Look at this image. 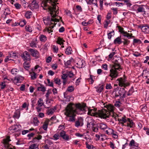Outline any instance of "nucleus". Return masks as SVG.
Segmentation results:
<instances>
[{"label": "nucleus", "instance_id": "20e7f679", "mask_svg": "<svg viewBox=\"0 0 149 149\" xmlns=\"http://www.w3.org/2000/svg\"><path fill=\"white\" fill-rule=\"evenodd\" d=\"M110 69L108 76L111 77V80H112L118 77L119 73L118 71L122 70V68L121 67H116L113 65H110Z\"/></svg>", "mask_w": 149, "mask_h": 149}, {"label": "nucleus", "instance_id": "6e6d98bb", "mask_svg": "<svg viewBox=\"0 0 149 149\" xmlns=\"http://www.w3.org/2000/svg\"><path fill=\"white\" fill-rule=\"evenodd\" d=\"M38 105L39 107H41L42 105H44L43 103V100L42 99L40 98L38 101L37 102Z\"/></svg>", "mask_w": 149, "mask_h": 149}, {"label": "nucleus", "instance_id": "5fc2aeb1", "mask_svg": "<svg viewBox=\"0 0 149 149\" xmlns=\"http://www.w3.org/2000/svg\"><path fill=\"white\" fill-rule=\"evenodd\" d=\"M60 137H61L60 135L58 133V132H57V133L55 134L53 136L54 139V140H56L58 139Z\"/></svg>", "mask_w": 149, "mask_h": 149}, {"label": "nucleus", "instance_id": "473e14b6", "mask_svg": "<svg viewBox=\"0 0 149 149\" xmlns=\"http://www.w3.org/2000/svg\"><path fill=\"white\" fill-rule=\"evenodd\" d=\"M38 145V143H32L29 146V149H39Z\"/></svg>", "mask_w": 149, "mask_h": 149}, {"label": "nucleus", "instance_id": "58836bf2", "mask_svg": "<svg viewBox=\"0 0 149 149\" xmlns=\"http://www.w3.org/2000/svg\"><path fill=\"white\" fill-rule=\"evenodd\" d=\"M25 29L26 31L31 32L33 31L32 27L30 25H27L25 26Z\"/></svg>", "mask_w": 149, "mask_h": 149}, {"label": "nucleus", "instance_id": "412c9836", "mask_svg": "<svg viewBox=\"0 0 149 149\" xmlns=\"http://www.w3.org/2000/svg\"><path fill=\"white\" fill-rule=\"evenodd\" d=\"M31 9H37L39 6L38 0H33L31 2Z\"/></svg>", "mask_w": 149, "mask_h": 149}, {"label": "nucleus", "instance_id": "39448f33", "mask_svg": "<svg viewBox=\"0 0 149 149\" xmlns=\"http://www.w3.org/2000/svg\"><path fill=\"white\" fill-rule=\"evenodd\" d=\"M118 85L121 87L126 88L130 85V83L127 81V78L125 75L124 77H120L116 80Z\"/></svg>", "mask_w": 149, "mask_h": 149}, {"label": "nucleus", "instance_id": "09e8293b", "mask_svg": "<svg viewBox=\"0 0 149 149\" xmlns=\"http://www.w3.org/2000/svg\"><path fill=\"white\" fill-rule=\"evenodd\" d=\"M104 89L103 85H101L99 87L96 88V91L99 93H100Z\"/></svg>", "mask_w": 149, "mask_h": 149}, {"label": "nucleus", "instance_id": "37998d69", "mask_svg": "<svg viewBox=\"0 0 149 149\" xmlns=\"http://www.w3.org/2000/svg\"><path fill=\"white\" fill-rule=\"evenodd\" d=\"M54 82L55 84H58L59 86H60L61 85V82L60 79H58L57 78L55 77L54 78Z\"/></svg>", "mask_w": 149, "mask_h": 149}, {"label": "nucleus", "instance_id": "f8f14e48", "mask_svg": "<svg viewBox=\"0 0 149 149\" xmlns=\"http://www.w3.org/2000/svg\"><path fill=\"white\" fill-rule=\"evenodd\" d=\"M22 58L25 61H29L31 60L30 54L26 51H25L21 55Z\"/></svg>", "mask_w": 149, "mask_h": 149}, {"label": "nucleus", "instance_id": "8fccbe9b", "mask_svg": "<svg viewBox=\"0 0 149 149\" xmlns=\"http://www.w3.org/2000/svg\"><path fill=\"white\" fill-rule=\"evenodd\" d=\"M64 40L63 39L60 37H58V38L57 40V43L60 45H63Z\"/></svg>", "mask_w": 149, "mask_h": 149}, {"label": "nucleus", "instance_id": "338daca9", "mask_svg": "<svg viewBox=\"0 0 149 149\" xmlns=\"http://www.w3.org/2000/svg\"><path fill=\"white\" fill-rule=\"evenodd\" d=\"M141 110L143 112H146L147 110V107L146 105H143L140 107Z\"/></svg>", "mask_w": 149, "mask_h": 149}, {"label": "nucleus", "instance_id": "13d9d810", "mask_svg": "<svg viewBox=\"0 0 149 149\" xmlns=\"http://www.w3.org/2000/svg\"><path fill=\"white\" fill-rule=\"evenodd\" d=\"M121 104L122 103L120 101H116L114 104V106L117 108H119L120 107Z\"/></svg>", "mask_w": 149, "mask_h": 149}, {"label": "nucleus", "instance_id": "bb28decb", "mask_svg": "<svg viewBox=\"0 0 149 149\" xmlns=\"http://www.w3.org/2000/svg\"><path fill=\"white\" fill-rule=\"evenodd\" d=\"M24 79V77L21 76H17L15 78L14 82L17 84L21 83Z\"/></svg>", "mask_w": 149, "mask_h": 149}, {"label": "nucleus", "instance_id": "79ce46f5", "mask_svg": "<svg viewBox=\"0 0 149 149\" xmlns=\"http://www.w3.org/2000/svg\"><path fill=\"white\" fill-rule=\"evenodd\" d=\"M24 66L25 69L28 70L30 66V64L27 61H25L24 63Z\"/></svg>", "mask_w": 149, "mask_h": 149}, {"label": "nucleus", "instance_id": "9d476101", "mask_svg": "<svg viewBox=\"0 0 149 149\" xmlns=\"http://www.w3.org/2000/svg\"><path fill=\"white\" fill-rule=\"evenodd\" d=\"M10 138V137L8 136L6 138L3 139V143L5 148V149H15V148L13 147V148L11 147L9 144V142L11 141Z\"/></svg>", "mask_w": 149, "mask_h": 149}, {"label": "nucleus", "instance_id": "c756f323", "mask_svg": "<svg viewBox=\"0 0 149 149\" xmlns=\"http://www.w3.org/2000/svg\"><path fill=\"white\" fill-rule=\"evenodd\" d=\"M121 36H120L116 38L113 41L114 43L115 44H118V45L120 44L122 42V41L121 40Z\"/></svg>", "mask_w": 149, "mask_h": 149}, {"label": "nucleus", "instance_id": "052dcab7", "mask_svg": "<svg viewBox=\"0 0 149 149\" xmlns=\"http://www.w3.org/2000/svg\"><path fill=\"white\" fill-rule=\"evenodd\" d=\"M54 110L53 108H51L47 110V113L48 115L52 114L54 112Z\"/></svg>", "mask_w": 149, "mask_h": 149}, {"label": "nucleus", "instance_id": "6e6552de", "mask_svg": "<svg viewBox=\"0 0 149 149\" xmlns=\"http://www.w3.org/2000/svg\"><path fill=\"white\" fill-rule=\"evenodd\" d=\"M58 133L64 141H69L71 139V136L66 133L64 130H61L58 132Z\"/></svg>", "mask_w": 149, "mask_h": 149}, {"label": "nucleus", "instance_id": "0e129e2a", "mask_svg": "<svg viewBox=\"0 0 149 149\" xmlns=\"http://www.w3.org/2000/svg\"><path fill=\"white\" fill-rule=\"evenodd\" d=\"M98 127H96L95 125L91 127L90 129H91L92 131L94 132H97L98 130Z\"/></svg>", "mask_w": 149, "mask_h": 149}, {"label": "nucleus", "instance_id": "ddd939ff", "mask_svg": "<svg viewBox=\"0 0 149 149\" xmlns=\"http://www.w3.org/2000/svg\"><path fill=\"white\" fill-rule=\"evenodd\" d=\"M118 93L120 95V98H124L126 97V93L127 91L125 90V88H119L118 87Z\"/></svg>", "mask_w": 149, "mask_h": 149}, {"label": "nucleus", "instance_id": "b1692460", "mask_svg": "<svg viewBox=\"0 0 149 149\" xmlns=\"http://www.w3.org/2000/svg\"><path fill=\"white\" fill-rule=\"evenodd\" d=\"M127 121L128 122L127 123L126 126L127 127L132 128L135 126V124L133 122L132 120L129 118H127Z\"/></svg>", "mask_w": 149, "mask_h": 149}, {"label": "nucleus", "instance_id": "49530a36", "mask_svg": "<svg viewBox=\"0 0 149 149\" xmlns=\"http://www.w3.org/2000/svg\"><path fill=\"white\" fill-rule=\"evenodd\" d=\"M41 70V68L38 65H37L35 66L34 69L33 71L37 72H39Z\"/></svg>", "mask_w": 149, "mask_h": 149}, {"label": "nucleus", "instance_id": "680f3d73", "mask_svg": "<svg viewBox=\"0 0 149 149\" xmlns=\"http://www.w3.org/2000/svg\"><path fill=\"white\" fill-rule=\"evenodd\" d=\"M74 90V87L72 86H69L67 89V91L69 92H72Z\"/></svg>", "mask_w": 149, "mask_h": 149}, {"label": "nucleus", "instance_id": "1a4fd4ad", "mask_svg": "<svg viewBox=\"0 0 149 149\" xmlns=\"http://www.w3.org/2000/svg\"><path fill=\"white\" fill-rule=\"evenodd\" d=\"M57 1L58 0H44L42 2L41 6L46 9L48 7V5L52 4L53 2L56 3Z\"/></svg>", "mask_w": 149, "mask_h": 149}, {"label": "nucleus", "instance_id": "e2e57ef3", "mask_svg": "<svg viewBox=\"0 0 149 149\" xmlns=\"http://www.w3.org/2000/svg\"><path fill=\"white\" fill-rule=\"evenodd\" d=\"M113 4L118 7L122 6L123 5V3L119 2H115L113 3Z\"/></svg>", "mask_w": 149, "mask_h": 149}, {"label": "nucleus", "instance_id": "f3484780", "mask_svg": "<svg viewBox=\"0 0 149 149\" xmlns=\"http://www.w3.org/2000/svg\"><path fill=\"white\" fill-rule=\"evenodd\" d=\"M87 3L88 4L91 5L92 6L96 8L98 7L97 0H87Z\"/></svg>", "mask_w": 149, "mask_h": 149}, {"label": "nucleus", "instance_id": "9b49d317", "mask_svg": "<svg viewBox=\"0 0 149 149\" xmlns=\"http://www.w3.org/2000/svg\"><path fill=\"white\" fill-rule=\"evenodd\" d=\"M28 51L30 53L31 56L36 59L40 57V54L37 50L30 48L28 49Z\"/></svg>", "mask_w": 149, "mask_h": 149}, {"label": "nucleus", "instance_id": "a878e982", "mask_svg": "<svg viewBox=\"0 0 149 149\" xmlns=\"http://www.w3.org/2000/svg\"><path fill=\"white\" fill-rule=\"evenodd\" d=\"M115 35V32L112 29H110V30L107 31V35L108 38L110 40L112 36Z\"/></svg>", "mask_w": 149, "mask_h": 149}, {"label": "nucleus", "instance_id": "4c0bfd02", "mask_svg": "<svg viewBox=\"0 0 149 149\" xmlns=\"http://www.w3.org/2000/svg\"><path fill=\"white\" fill-rule=\"evenodd\" d=\"M72 52V48L70 47H68L65 49V54L68 55L71 54Z\"/></svg>", "mask_w": 149, "mask_h": 149}, {"label": "nucleus", "instance_id": "4be33fe9", "mask_svg": "<svg viewBox=\"0 0 149 149\" xmlns=\"http://www.w3.org/2000/svg\"><path fill=\"white\" fill-rule=\"evenodd\" d=\"M82 104H84L86 105V106L87 108L86 110V111H85V112L84 113H85V112L87 111H88V112L87 114L88 115H90L91 116H94L95 115L96 110L94 109H90L88 108L87 107H86V105L85 104L83 103Z\"/></svg>", "mask_w": 149, "mask_h": 149}, {"label": "nucleus", "instance_id": "72a5a7b5", "mask_svg": "<svg viewBox=\"0 0 149 149\" xmlns=\"http://www.w3.org/2000/svg\"><path fill=\"white\" fill-rule=\"evenodd\" d=\"M39 38L40 41L42 42H45L47 40L46 36L43 34L40 35Z\"/></svg>", "mask_w": 149, "mask_h": 149}, {"label": "nucleus", "instance_id": "393cba45", "mask_svg": "<svg viewBox=\"0 0 149 149\" xmlns=\"http://www.w3.org/2000/svg\"><path fill=\"white\" fill-rule=\"evenodd\" d=\"M42 138V136L41 135H38L37 137H35L32 140L31 142L33 143H38L39 142V140L41 139Z\"/></svg>", "mask_w": 149, "mask_h": 149}, {"label": "nucleus", "instance_id": "6ab92c4d", "mask_svg": "<svg viewBox=\"0 0 149 149\" xmlns=\"http://www.w3.org/2000/svg\"><path fill=\"white\" fill-rule=\"evenodd\" d=\"M77 67L80 68L84 67L85 65V61L82 59H79L78 62L76 63Z\"/></svg>", "mask_w": 149, "mask_h": 149}, {"label": "nucleus", "instance_id": "a18cd8bd", "mask_svg": "<svg viewBox=\"0 0 149 149\" xmlns=\"http://www.w3.org/2000/svg\"><path fill=\"white\" fill-rule=\"evenodd\" d=\"M21 127V126L19 125H15L14 132H16L20 131V130Z\"/></svg>", "mask_w": 149, "mask_h": 149}, {"label": "nucleus", "instance_id": "f03ea898", "mask_svg": "<svg viewBox=\"0 0 149 149\" xmlns=\"http://www.w3.org/2000/svg\"><path fill=\"white\" fill-rule=\"evenodd\" d=\"M50 5L52 7L49 5L48 7L46 9L45 7L43 8L45 10L48 9L50 15V16L44 17L42 18V21L44 24L48 26L52 25L54 24H56L60 20L63 23L61 19L62 17L58 15L59 12L58 10V9L56 8V3L53 2Z\"/></svg>", "mask_w": 149, "mask_h": 149}, {"label": "nucleus", "instance_id": "423d86ee", "mask_svg": "<svg viewBox=\"0 0 149 149\" xmlns=\"http://www.w3.org/2000/svg\"><path fill=\"white\" fill-rule=\"evenodd\" d=\"M105 133L108 135H111L115 139H117L118 137V133L114 130L112 129L107 127L104 132Z\"/></svg>", "mask_w": 149, "mask_h": 149}, {"label": "nucleus", "instance_id": "c9c22d12", "mask_svg": "<svg viewBox=\"0 0 149 149\" xmlns=\"http://www.w3.org/2000/svg\"><path fill=\"white\" fill-rule=\"evenodd\" d=\"M20 116V111H16L14 113V114L13 116V117L14 118H19Z\"/></svg>", "mask_w": 149, "mask_h": 149}, {"label": "nucleus", "instance_id": "3c124183", "mask_svg": "<svg viewBox=\"0 0 149 149\" xmlns=\"http://www.w3.org/2000/svg\"><path fill=\"white\" fill-rule=\"evenodd\" d=\"M110 22V21L105 20L104 23V28L107 29L108 28V26Z\"/></svg>", "mask_w": 149, "mask_h": 149}, {"label": "nucleus", "instance_id": "bf43d9fd", "mask_svg": "<svg viewBox=\"0 0 149 149\" xmlns=\"http://www.w3.org/2000/svg\"><path fill=\"white\" fill-rule=\"evenodd\" d=\"M52 49L53 52L54 53H57L58 51V48L57 46L55 45H53Z\"/></svg>", "mask_w": 149, "mask_h": 149}, {"label": "nucleus", "instance_id": "774afa93", "mask_svg": "<svg viewBox=\"0 0 149 149\" xmlns=\"http://www.w3.org/2000/svg\"><path fill=\"white\" fill-rule=\"evenodd\" d=\"M14 5L17 9L19 10L21 8V5L19 3H15Z\"/></svg>", "mask_w": 149, "mask_h": 149}, {"label": "nucleus", "instance_id": "aec40b11", "mask_svg": "<svg viewBox=\"0 0 149 149\" xmlns=\"http://www.w3.org/2000/svg\"><path fill=\"white\" fill-rule=\"evenodd\" d=\"M123 63L122 59L121 57H119L115 61V65H114L116 66V67H121L120 64Z\"/></svg>", "mask_w": 149, "mask_h": 149}, {"label": "nucleus", "instance_id": "7ed1b4c3", "mask_svg": "<svg viewBox=\"0 0 149 149\" xmlns=\"http://www.w3.org/2000/svg\"><path fill=\"white\" fill-rule=\"evenodd\" d=\"M103 105L104 108L102 109L99 112V116L102 118L106 119L109 118L113 113V111L115 108L114 106L110 104L103 103Z\"/></svg>", "mask_w": 149, "mask_h": 149}, {"label": "nucleus", "instance_id": "e433bc0d", "mask_svg": "<svg viewBox=\"0 0 149 149\" xmlns=\"http://www.w3.org/2000/svg\"><path fill=\"white\" fill-rule=\"evenodd\" d=\"M49 121V120H46L43 125L42 128L45 131L47 130Z\"/></svg>", "mask_w": 149, "mask_h": 149}, {"label": "nucleus", "instance_id": "a19ab883", "mask_svg": "<svg viewBox=\"0 0 149 149\" xmlns=\"http://www.w3.org/2000/svg\"><path fill=\"white\" fill-rule=\"evenodd\" d=\"M142 75L143 77L147 78L148 77H149V72L146 70H143Z\"/></svg>", "mask_w": 149, "mask_h": 149}, {"label": "nucleus", "instance_id": "4d7b16f0", "mask_svg": "<svg viewBox=\"0 0 149 149\" xmlns=\"http://www.w3.org/2000/svg\"><path fill=\"white\" fill-rule=\"evenodd\" d=\"M86 147L88 149H93L94 148V146L92 145H89L88 144V142L87 141L86 142Z\"/></svg>", "mask_w": 149, "mask_h": 149}, {"label": "nucleus", "instance_id": "69168bd1", "mask_svg": "<svg viewBox=\"0 0 149 149\" xmlns=\"http://www.w3.org/2000/svg\"><path fill=\"white\" fill-rule=\"evenodd\" d=\"M18 71L19 70L17 69L16 68H13L11 70V72L12 74L13 75H15L17 73Z\"/></svg>", "mask_w": 149, "mask_h": 149}, {"label": "nucleus", "instance_id": "de8ad7c7", "mask_svg": "<svg viewBox=\"0 0 149 149\" xmlns=\"http://www.w3.org/2000/svg\"><path fill=\"white\" fill-rule=\"evenodd\" d=\"M33 123L34 125L37 126L38 125V124L40 123V122L38 120L37 117H35L33 119Z\"/></svg>", "mask_w": 149, "mask_h": 149}, {"label": "nucleus", "instance_id": "4468645a", "mask_svg": "<svg viewBox=\"0 0 149 149\" xmlns=\"http://www.w3.org/2000/svg\"><path fill=\"white\" fill-rule=\"evenodd\" d=\"M87 120V127L88 128L91 129L93 126H95L94 120L91 118H86Z\"/></svg>", "mask_w": 149, "mask_h": 149}, {"label": "nucleus", "instance_id": "ea45409f", "mask_svg": "<svg viewBox=\"0 0 149 149\" xmlns=\"http://www.w3.org/2000/svg\"><path fill=\"white\" fill-rule=\"evenodd\" d=\"M134 87L132 86L130 90L128 91L127 93V96H129L132 95V94L134 92Z\"/></svg>", "mask_w": 149, "mask_h": 149}, {"label": "nucleus", "instance_id": "f257e3e1", "mask_svg": "<svg viewBox=\"0 0 149 149\" xmlns=\"http://www.w3.org/2000/svg\"><path fill=\"white\" fill-rule=\"evenodd\" d=\"M86 109L84 104L79 103L74 104L73 103H70L65 108V114L67 116V120L70 122H74L76 114H83Z\"/></svg>", "mask_w": 149, "mask_h": 149}, {"label": "nucleus", "instance_id": "864d4df0", "mask_svg": "<svg viewBox=\"0 0 149 149\" xmlns=\"http://www.w3.org/2000/svg\"><path fill=\"white\" fill-rule=\"evenodd\" d=\"M26 21L24 19L22 21H21L18 24V25L22 27L24 26L26 24Z\"/></svg>", "mask_w": 149, "mask_h": 149}, {"label": "nucleus", "instance_id": "603ef678", "mask_svg": "<svg viewBox=\"0 0 149 149\" xmlns=\"http://www.w3.org/2000/svg\"><path fill=\"white\" fill-rule=\"evenodd\" d=\"M122 39L124 41H122V42L125 45H127L130 43V41L128 40L127 39H125V38H123Z\"/></svg>", "mask_w": 149, "mask_h": 149}, {"label": "nucleus", "instance_id": "f704fd0d", "mask_svg": "<svg viewBox=\"0 0 149 149\" xmlns=\"http://www.w3.org/2000/svg\"><path fill=\"white\" fill-rule=\"evenodd\" d=\"M32 13L31 11H27L26 12L25 14V17L28 19H30L32 17Z\"/></svg>", "mask_w": 149, "mask_h": 149}, {"label": "nucleus", "instance_id": "c85d7f7f", "mask_svg": "<svg viewBox=\"0 0 149 149\" xmlns=\"http://www.w3.org/2000/svg\"><path fill=\"white\" fill-rule=\"evenodd\" d=\"M55 25V24H54L52 25L49 26V27H46L45 29L44 30L45 31L48 32L49 33L52 32L53 30L52 29L54 28Z\"/></svg>", "mask_w": 149, "mask_h": 149}, {"label": "nucleus", "instance_id": "5701e85b", "mask_svg": "<svg viewBox=\"0 0 149 149\" xmlns=\"http://www.w3.org/2000/svg\"><path fill=\"white\" fill-rule=\"evenodd\" d=\"M129 146L131 147V149H134V147L137 148L139 144L136 142H135V141L133 139H132L130 141L129 144Z\"/></svg>", "mask_w": 149, "mask_h": 149}, {"label": "nucleus", "instance_id": "2f4dec72", "mask_svg": "<svg viewBox=\"0 0 149 149\" xmlns=\"http://www.w3.org/2000/svg\"><path fill=\"white\" fill-rule=\"evenodd\" d=\"M32 72H30L29 74L31 77V79L32 80H34L36 78L37 75L35 72L33 71V69H32Z\"/></svg>", "mask_w": 149, "mask_h": 149}, {"label": "nucleus", "instance_id": "7c9ffc66", "mask_svg": "<svg viewBox=\"0 0 149 149\" xmlns=\"http://www.w3.org/2000/svg\"><path fill=\"white\" fill-rule=\"evenodd\" d=\"M118 120L121 124L122 126H124V123H125L127 121L125 116L122 117L121 118H118Z\"/></svg>", "mask_w": 149, "mask_h": 149}, {"label": "nucleus", "instance_id": "0eeeda50", "mask_svg": "<svg viewBox=\"0 0 149 149\" xmlns=\"http://www.w3.org/2000/svg\"><path fill=\"white\" fill-rule=\"evenodd\" d=\"M146 7V5L136 4L133 6V8L136 13H142L145 14L146 13L145 8Z\"/></svg>", "mask_w": 149, "mask_h": 149}, {"label": "nucleus", "instance_id": "2eb2a0df", "mask_svg": "<svg viewBox=\"0 0 149 149\" xmlns=\"http://www.w3.org/2000/svg\"><path fill=\"white\" fill-rule=\"evenodd\" d=\"M97 125L100 131L104 132L108 127L106 123L102 122L98 123Z\"/></svg>", "mask_w": 149, "mask_h": 149}, {"label": "nucleus", "instance_id": "a211bd4d", "mask_svg": "<svg viewBox=\"0 0 149 149\" xmlns=\"http://www.w3.org/2000/svg\"><path fill=\"white\" fill-rule=\"evenodd\" d=\"M83 125V119L81 117L79 118L75 122V126L77 127L82 126Z\"/></svg>", "mask_w": 149, "mask_h": 149}, {"label": "nucleus", "instance_id": "c03bdc74", "mask_svg": "<svg viewBox=\"0 0 149 149\" xmlns=\"http://www.w3.org/2000/svg\"><path fill=\"white\" fill-rule=\"evenodd\" d=\"M38 90L44 92L46 91V88L43 85L41 84L40 86L38 88Z\"/></svg>", "mask_w": 149, "mask_h": 149}, {"label": "nucleus", "instance_id": "dca6fc26", "mask_svg": "<svg viewBox=\"0 0 149 149\" xmlns=\"http://www.w3.org/2000/svg\"><path fill=\"white\" fill-rule=\"evenodd\" d=\"M142 31L145 33L149 34V25L147 24H144V25L140 26H139Z\"/></svg>", "mask_w": 149, "mask_h": 149}, {"label": "nucleus", "instance_id": "cd10ccee", "mask_svg": "<svg viewBox=\"0 0 149 149\" xmlns=\"http://www.w3.org/2000/svg\"><path fill=\"white\" fill-rule=\"evenodd\" d=\"M64 98L65 99V102H69L72 101L74 99L73 97L70 95H67L66 93H64Z\"/></svg>", "mask_w": 149, "mask_h": 149}]
</instances>
